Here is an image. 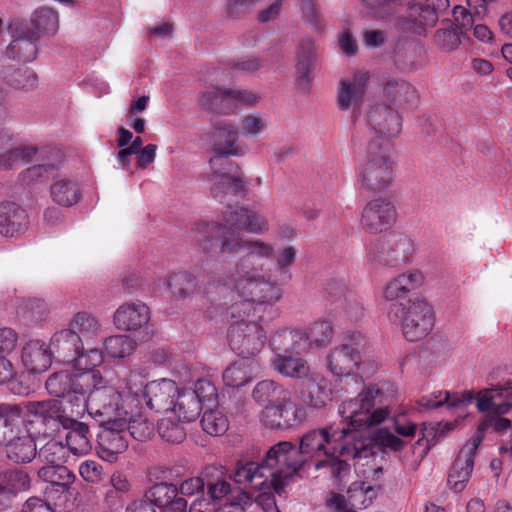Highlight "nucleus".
I'll use <instances>...</instances> for the list:
<instances>
[{"mask_svg":"<svg viewBox=\"0 0 512 512\" xmlns=\"http://www.w3.org/2000/svg\"><path fill=\"white\" fill-rule=\"evenodd\" d=\"M305 408L295 403L291 395L275 405L262 409L260 422L267 428L288 430L301 425L306 420Z\"/></svg>","mask_w":512,"mask_h":512,"instance_id":"18","label":"nucleus"},{"mask_svg":"<svg viewBox=\"0 0 512 512\" xmlns=\"http://www.w3.org/2000/svg\"><path fill=\"white\" fill-rule=\"evenodd\" d=\"M7 30L12 41L7 47V55L12 59H19L23 62H31L36 58L39 35H34L28 26H24L19 20L9 23Z\"/></svg>","mask_w":512,"mask_h":512,"instance_id":"22","label":"nucleus"},{"mask_svg":"<svg viewBox=\"0 0 512 512\" xmlns=\"http://www.w3.org/2000/svg\"><path fill=\"white\" fill-rule=\"evenodd\" d=\"M512 386H495L478 392L476 396V407L480 412H486L496 407L495 398L500 397L507 402Z\"/></svg>","mask_w":512,"mask_h":512,"instance_id":"55","label":"nucleus"},{"mask_svg":"<svg viewBox=\"0 0 512 512\" xmlns=\"http://www.w3.org/2000/svg\"><path fill=\"white\" fill-rule=\"evenodd\" d=\"M59 164L60 161L58 160L57 162L53 161L33 165L22 173L23 180L27 182L41 180L45 174L56 170L59 167Z\"/></svg>","mask_w":512,"mask_h":512,"instance_id":"62","label":"nucleus"},{"mask_svg":"<svg viewBox=\"0 0 512 512\" xmlns=\"http://www.w3.org/2000/svg\"><path fill=\"white\" fill-rule=\"evenodd\" d=\"M49 394L61 402L68 415L83 417L90 410V392L86 387L76 385V372L59 371L46 381Z\"/></svg>","mask_w":512,"mask_h":512,"instance_id":"9","label":"nucleus"},{"mask_svg":"<svg viewBox=\"0 0 512 512\" xmlns=\"http://www.w3.org/2000/svg\"><path fill=\"white\" fill-rule=\"evenodd\" d=\"M317 48L310 39L303 40L298 47L296 69L299 74L300 83L310 81V73L315 68Z\"/></svg>","mask_w":512,"mask_h":512,"instance_id":"45","label":"nucleus"},{"mask_svg":"<svg viewBox=\"0 0 512 512\" xmlns=\"http://www.w3.org/2000/svg\"><path fill=\"white\" fill-rule=\"evenodd\" d=\"M259 365L252 358H242L229 365L223 372L226 386L239 388L248 384L258 373Z\"/></svg>","mask_w":512,"mask_h":512,"instance_id":"35","label":"nucleus"},{"mask_svg":"<svg viewBox=\"0 0 512 512\" xmlns=\"http://www.w3.org/2000/svg\"><path fill=\"white\" fill-rule=\"evenodd\" d=\"M49 348L59 359L70 363L84 346L76 330L69 326L52 336Z\"/></svg>","mask_w":512,"mask_h":512,"instance_id":"33","label":"nucleus"},{"mask_svg":"<svg viewBox=\"0 0 512 512\" xmlns=\"http://www.w3.org/2000/svg\"><path fill=\"white\" fill-rule=\"evenodd\" d=\"M241 251L245 255L235 262L224 286L237 296H257L264 303L280 301L283 296L281 286L265 272L263 264L254 261L273 259L274 246L261 239H247L235 233L220 237L222 254H236Z\"/></svg>","mask_w":512,"mask_h":512,"instance_id":"2","label":"nucleus"},{"mask_svg":"<svg viewBox=\"0 0 512 512\" xmlns=\"http://www.w3.org/2000/svg\"><path fill=\"white\" fill-rule=\"evenodd\" d=\"M378 145L371 142L368 145L367 157L357 169L359 185L371 192H381L387 189L394 180L395 163L386 154L377 151Z\"/></svg>","mask_w":512,"mask_h":512,"instance_id":"10","label":"nucleus"},{"mask_svg":"<svg viewBox=\"0 0 512 512\" xmlns=\"http://www.w3.org/2000/svg\"><path fill=\"white\" fill-rule=\"evenodd\" d=\"M383 297L389 303L388 317L389 319H398L401 312L408 307V294L405 287L395 278L391 279L383 289Z\"/></svg>","mask_w":512,"mask_h":512,"instance_id":"41","label":"nucleus"},{"mask_svg":"<svg viewBox=\"0 0 512 512\" xmlns=\"http://www.w3.org/2000/svg\"><path fill=\"white\" fill-rule=\"evenodd\" d=\"M305 463L298 448L283 441L272 446L261 462H241L232 473L234 481L245 488H273L280 494L289 478L294 476Z\"/></svg>","mask_w":512,"mask_h":512,"instance_id":"4","label":"nucleus"},{"mask_svg":"<svg viewBox=\"0 0 512 512\" xmlns=\"http://www.w3.org/2000/svg\"><path fill=\"white\" fill-rule=\"evenodd\" d=\"M79 417L68 415L69 423H61L67 429L65 435L67 450L74 456H84L92 448L91 434L87 424L77 421Z\"/></svg>","mask_w":512,"mask_h":512,"instance_id":"29","label":"nucleus"},{"mask_svg":"<svg viewBox=\"0 0 512 512\" xmlns=\"http://www.w3.org/2000/svg\"><path fill=\"white\" fill-rule=\"evenodd\" d=\"M349 501L355 512L366 509L375 498V491L364 482H355L348 489Z\"/></svg>","mask_w":512,"mask_h":512,"instance_id":"54","label":"nucleus"},{"mask_svg":"<svg viewBox=\"0 0 512 512\" xmlns=\"http://www.w3.org/2000/svg\"><path fill=\"white\" fill-rule=\"evenodd\" d=\"M30 480L28 475L21 470H10L0 473V497L9 499L19 492L29 488ZM3 503L0 500V510Z\"/></svg>","mask_w":512,"mask_h":512,"instance_id":"42","label":"nucleus"},{"mask_svg":"<svg viewBox=\"0 0 512 512\" xmlns=\"http://www.w3.org/2000/svg\"><path fill=\"white\" fill-rule=\"evenodd\" d=\"M364 338L358 331L347 334L344 342L335 347L327 356V364L330 372L338 377L343 384V389L349 387L352 375L357 368L359 350L363 347Z\"/></svg>","mask_w":512,"mask_h":512,"instance_id":"13","label":"nucleus"},{"mask_svg":"<svg viewBox=\"0 0 512 512\" xmlns=\"http://www.w3.org/2000/svg\"><path fill=\"white\" fill-rule=\"evenodd\" d=\"M201 426L207 434L211 436H219L227 431L229 423L224 413L213 406L204 409V413L201 418Z\"/></svg>","mask_w":512,"mask_h":512,"instance_id":"49","label":"nucleus"},{"mask_svg":"<svg viewBox=\"0 0 512 512\" xmlns=\"http://www.w3.org/2000/svg\"><path fill=\"white\" fill-rule=\"evenodd\" d=\"M170 297L175 300L190 297L198 290L196 277L187 271L173 273L167 280Z\"/></svg>","mask_w":512,"mask_h":512,"instance_id":"43","label":"nucleus"},{"mask_svg":"<svg viewBox=\"0 0 512 512\" xmlns=\"http://www.w3.org/2000/svg\"><path fill=\"white\" fill-rule=\"evenodd\" d=\"M145 498L161 512H185L187 509L186 500L178 496V488L173 484H156L146 492Z\"/></svg>","mask_w":512,"mask_h":512,"instance_id":"26","label":"nucleus"},{"mask_svg":"<svg viewBox=\"0 0 512 512\" xmlns=\"http://www.w3.org/2000/svg\"><path fill=\"white\" fill-rule=\"evenodd\" d=\"M39 476L49 483L50 489L61 493L67 492L75 480V475L63 464L46 465L39 470Z\"/></svg>","mask_w":512,"mask_h":512,"instance_id":"40","label":"nucleus"},{"mask_svg":"<svg viewBox=\"0 0 512 512\" xmlns=\"http://www.w3.org/2000/svg\"><path fill=\"white\" fill-rule=\"evenodd\" d=\"M396 393L393 383L381 381L365 387L355 398L344 400L338 409L344 426L330 425L305 433L298 448L305 462L324 456L315 469L327 468L340 481L350 472L348 461L373 456L369 428L390 415V403Z\"/></svg>","mask_w":512,"mask_h":512,"instance_id":"1","label":"nucleus"},{"mask_svg":"<svg viewBox=\"0 0 512 512\" xmlns=\"http://www.w3.org/2000/svg\"><path fill=\"white\" fill-rule=\"evenodd\" d=\"M394 204L388 198L379 197L369 201L363 208L360 225L370 234L382 233L396 221Z\"/></svg>","mask_w":512,"mask_h":512,"instance_id":"20","label":"nucleus"},{"mask_svg":"<svg viewBox=\"0 0 512 512\" xmlns=\"http://www.w3.org/2000/svg\"><path fill=\"white\" fill-rule=\"evenodd\" d=\"M69 325L76 330L83 346H90L103 339L102 324L90 313L78 312L73 316Z\"/></svg>","mask_w":512,"mask_h":512,"instance_id":"34","label":"nucleus"},{"mask_svg":"<svg viewBox=\"0 0 512 512\" xmlns=\"http://www.w3.org/2000/svg\"><path fill=\"white\" fill-rule=\"evenodd\" d=\"M261 97L246 89H226L215 87L212 90L203 92L200 96V105L204 109L214 110L221 108L224 103H234L237 105H246L255 107L260 102Z\"/></svg>","mask_w":512,"mask_h":512,"instance_id":"23","label":"nucleus"},{"mask_svg":"<svg viewBox=\"0 0 512 512\" xmlns=\"http://www.w3.org/2000/svg\"><path fill=\"white\" fill-rule=\"evenodd\" d=\"M270 365L275 372L288 378H305L310 372L308 362L296 351L274 352Z\"/></svg>","mask_w":512,"mask_h":512,"instance_id":"28","label":"nucleus"},{"mask_svg":"<svg viewBox=\"0 0 512 512\" xmlns=\"http://www.w3.org/2000/svg\"><path fill=\"white\" fill-rule=\"evenodd\" d=\"M480 442L481 438L479 435L471 437L463 445L455 459L448 476V483L455 492H461L470 479L474 467V456Z\"/></svg>","mask_w":512,"mask_h":512,"instance_id":"24","label":"nucleus"},{"mask_svg":"<svg viewBox=\"0 0 512 512\" xmlns=\"http://www.w3.org/2000/svg\"><path fill=\"white\" fill-rule=\"evenodd\" d=\"M27 214L19 205L11 202L0 204V235L16 237L27 229Z\"/></svg>","mask_w":512,"mask_h":512,"instance_id":"32","label":"nucleus"},{"mask_svg":"<svg viewBox=\"0 0 512 512\" xmlns=\"http://www.w3.org/2000/svg\"><path fill=\"white\" fill-rule=\"evenodd\" d=\"M383 95L391 103L406 102L415 96V89L404 80L390 78L383 83Z\"/></svg>","mask_w":512,"mask_h":512,"instance_id":"52","label":"nucleus"},{"mask_svg":"<svg viewBox=\"0 0 512 512\" xmlns=\"http://www.w3.org/2000/svg\"><path fill=\"white\" fill-rule=\"evenodd\" d=\"M306 330L282 328L272 335L271 346L274 352L294 351L305 342Z\"/></svg>","mask_w":512,"mask_h":512,"instance_id":"46","label":"nucleus"},{"mask_svg":"<svg viewBox=\"0 0 512 512\" xmlns=\"http://www.w3.org/2000/svg\"><path fill=\"white\" fill-rule=\"evenodd\" d=\"M357 368L352 375L349 387L345 388L346 392H355L361 386L364 378H368L377 370V363L371 359H362L361 350H359V360Z\"/></svg>","mask_w":512,"mask_h":512,"instance_id":"57","label":"nucleus"},{"mask_svg":"<svg viewBox=\"0 0 512 512\" xmlns=\"http://www.w3.org/2000/svg\"><path fill=\"white\" fill-rule=\"evenodd\" d=\"M103 362V351L92 345L84 346L70 362L72 363L73 370L76 372V385L86 387L88 392H90L91 408L97 397L105 395L109 398L111 394L120 389V381L130 375L127 371L118 374L116 378L106 380L99 370Z\"/></svg>","mask_w":512,"mask_h":512,"instance_id":"8","label":"nucleus"},{"mask_svg":"<svg viewBox=\"0 0 512 512\" xmlns=\"http://www.w3.org/2000/svg\"><path fill=\"white\" fill-rule=\"evenodd\" d=\"M150 320V309L142 301H127L113 314L114 326L122 331H138L145 328Z\"/></svg>","mask_w":512,"mask_h":512,"instance_id":"25","label":"nucleus"},{"mask_svg":"<svg viewBox=\"0 0 512 512\" xmlns=\"http://www.w3.org/2000/svg\"><path fill=\"white\" fill-rule=\"evenodd\" d=\"M91 418L102 427L98 433L99 455L107 461H113L117 454L123 453L128 448L127 432L120 426L116 417L96 415L93 410L87 412Z\"/></svg>","mask_w":512,"mask_h":512,"instance_id":"16","label":"nucleus"},{"mask_svg":"<svg viewBox=\"0 0 512 512\" xmlns=\"http://www.w3.org/2000/svg\"><path fill=\"white\" fill-rule=\"evenodd\" d=\"M268 125L269 118L267 115L253 112L241 119L240 132L246 138L256 139L267 130Z\"/></svg>","mask_w":512,"mask_h":512,"instance_id":"53","label":"nucleus"},{"mask_svg":"<svg viewBox=\"0 0 512 512\" xmlns=\"http://www.w3.org/2000/svg\"><path fill=\"white\" fill-rule=\"evenodd\" d=\"M475 396L472 391L463 393H449L448 391H434L424 395L419 400V405L426 409H437L446 406L449 410L465 408L471 404Z\"/></svg>","mask_w":512,"mask_h":512,"instance_id":"31","label":"nucleus"},{"mask_svg":"<svg viewBox=\"0 0 512 512\" xmlns=\"http://www.w3.org/2000/svg\"><path fill=\"white\" fill-rule=\"evenodd\" d=\"M5 444L7 457L15 463H28L36 456V443L31 427L24 420L2 418L0 444Z\"/></svg>","mask_w":512,"mask_h":512,"instance_id":"11","label":"nucleus"},{"mask_svg":"<svg viewBox=\"0 0 512 512\" xmlns=\"http://www.w3.org/2000/svg\"><path fill=\"white\" fill-rule=\"evenodd\" d=\"M79 474L87 483H99L103 479V467L94 460H85L79 466Z\"/></svg>","mask_w":512,"mask_h":512,"instance_id":"61","label":"nucleus"},{"mask_svg":"<svg viewBox=\"0 0 512 512\" xmlns=\"http://www.w3.org/2000/svg\"><path fill=\"white\" fill-rule=\"evenodd\" d=\"M28 27L34 35L39 38L44 35H54L59 27V19L57 13L46 7L37 9L30 20Z\"/></svg>","mask_w":512,"mask_h":512,"instance_id":"44","label":"nucleus"},{"mask_svg":"<svg viewBox=\"0 0 512 512\" xmlns=\"http://www.w3.org/2000/svg\"><path fill=\"white\" fill-rule=\"evenodd\" d=\"M402 286L405 287L406 293L421 287L425 282L424 274L418 269H410L394 277Z\"/></svg>","mask_w":512,"mask_h":512,"instance_id":"59","label":"nucleus"},{"mask_svg":"<svg viewBox=\"0 0 512 512\" xmlns=\"http://www.w3.org/2000/svg\"><path fill=\"white\" fill-rule=\"evenodd\" d=\"M140 372L144 378L143 389L139 395L141 403L145 400L146 406L157 413H169L178 387L173 380L162 378L148 382V374L144 369L135 368L128 374Z\"/></svg>","mask_w":512,"mask_h":512,"instance_id":"17","label":"nucleus"},{"mask_svg":"<svg viewBox=\"0 0 512 512\" xmlns=\"http://www.w3.org/2000/svg\"><path fill=\"white\" fill-rule=\"evenodd\" d=\"M366 124L375 138L389 141L398 137L402 130V118L388 105H373L366 114Z\"/></svg>","mask_w":512,"mask_h":512,"instance_id":"21","label":"nucleus"},{"mask_svg":"<svg viewBox=\"0 0 512 512\" xmlns=\"http://www.w3.org/2000/svg\"><path fill=\"white\" fill-rule=\"evenodd\" d=\"M174 415L166 413L158 424V433L162 439L171 443H180L186 438V431L182 423L185 421L174 419Z\"/></svg>","mask_w":512,"mask_h":512,"instance_id":"50","label":"nucleus"},{"mask_svg":"<svg viewBox=\"0 0 512 512\" xmlns=\"http://www.w3.org/2000/svg\"><path fill=\"white\" fill-rule=\"evenodd\" d=\"M306 330L305 342L309 346L325 347L330 344L333 338V326L328 320H317Z\"/></svg>","mask_w":512,"mask_h":512,"instance_id":"47","label":"nucleus"},{"mask_svg":"<svg viewBox=\"0 0 512 512\" xmlns=\"http://www.w3.org/2000/svg\"><path fill=\"white\" fill-rule=\"evenodd\" d=\"M144 378L140 372L120 381L119 390L108 398L101 395L94 400L92 410L98 416L116 417L127 434L137 441H147L155 433V423L146 413L139 399Z\"/></svg>","mask_w":512,"mask_h":512,"instance_id":"3","label":"nucleus"},{"mask_svg":"<svg viewBox=\"0 0 512 512\" xmlns=\"http://www.w3.org/2000/svg\"><path fill=\"white\" fill-rule=\"evenodd\" d=\"M106 353L111 358H125L136 349V342L128 335H114L103 340Z\"/></svg>","mask_w":512,"mask_h":512,"instance_id":"51","label":"nucleus"},{"mask_svg":"<svg viewBox=\"0 0 512 512\" xmlns=\"http://www.w3.org/2000/svg\"><path fill=\"white\" fill-rule=\"evenodd\" d=\"M367 258L371 263L395 268L408 264L414 254V243L404 234H391L367 246Z\"/></svg>","mask_w":512,"mask_h":512,"instance_id":"12","label":"nucleus"},{"mask_svg":"<svg viewBox=\"0 0 512 512\" xmlns=\"http://www.w3.org/2000/svg\"><path fill=\"white\" fill-rule=\"evenodd\" d=\"M50 196L59 206L71 207L79 202L82 193L76 180L67 176H58L51 184Z\"/></svg>","mask_w":512,"mask_h":512,"instance_id":"36","label":"nucleus"},{"mask_svg":"<svg viewBox=\"0 0 512 512\" xmlns=\"http://www.w3.org/2000/svg\"><path fill=\"white\" fill-rule=\"evenodd\" d=\"M213 149L218 154L209 161L208 173L202 176L205 187L213 198L221 200L228 192L238 193L243 190L240 177L231 175V163L224 157L240 156L243 151L237 145V127L230 121H219L214 125Z\"/></svg>","mask_w":512,"mask_h":512,"instance_id":"6","label":"nucleus"},{"mask_svg":"<svg viewBox=\"0 0 512 512\" xmlns=\"http://www.w3.org/2000/svg\"><path fill=\"white\" fill-rule=\"evenodd\" d=\"M192 391L197 394L201 409L216 406L218 402V393L215 385L209 380H199Z\"/></svg>","mask_w":512,"mask_h":512,"instance_id":"58","label":"nucleus"},{"mask_svg":"<svg viewBox=\"0 0 512 512\" xmlns=\"http://www.w3.org/2000/svg\"><path fill=\"white\" fill-rule=\"evenodd\" d=\"M375 442L383 449L399 451L403 448L404 442L386 429H380L375 435Z\"/></svg>","mask_w":512,"mask_h":512,"instance_id":"63","label":"nucleus"},{"mask_svg":"<svg viewBox=\"0 0 512 512\" xmlns=\"http://www.w3.org/2000/svg\"><path fill=\"white\" fill-rule=\"evenodd\" d=\"M303 383L301 397L311 408L321 409L332 400V390L328 380L319 373L309 372Z\"/></svg>","mask_w":512,"mask_h":512,"instance_id":"27","label":"nucleus"},{"mask_svg":"<svg viewBox=\"0 0 512 512\" xmlns=\"http://www.w3.org/2000/svg\"><path fill=\"white\" fill-rule=\"evenodd\" d=\"M237 297L239 300L228 308L231 318L228 341L234 351L255 355L267 341L263 323L277 314V309L274 308L277 302L264 303L257 296Z\"/></svg>","mask_w":512,"mask_h":512,"instance_id":"5","label":"nucleus"},{"mask_svg":"<svg viewBox=\"0 0 512 512\" xmlns=\"http://www.w3.org/2000/svg\"><path fill=\"white\" fill-rule=\"evenodd\" d=\"M2 79L15 89L29 90L37 84V75L28 68H7L2 72Z\"/></svg>","mask_w":512,"mask_h":512,"instance_id":"48","label":"nucleus"},{"mask_svg":"<svg viewBox=\"0 0 512 512\" xmlns=\"http://www.w3.org/2000/svg\"><path fill=\"white\" fill-rule=\"evenodd\" d=\"M21 362L30 373L45 372L51 365L52 352L45 342L30 340L21 350Z\"/></svg>","mask_w":512,"mask_h":512,"instance_id":"30","label":"nucleus"},{"mask_svg":"<svg viewBox=\"0 0 512 512\" xmlns=\"http://www.w3.org/2000/svg\"><path fill=\"white\" fill-rule=\"evenodd\" d=\"M38 455L47 465H55L67 462L69 452L61 441L51 439L40 448Z\"/></svg>","mask_w":512,"mask_h":512,"instance_id":"56","label":"nucleus"},{"mask_svg":"<svg viewBox=\"0 0 512 512\" xmlns=\"http://www.w3.org/2000/svg\"><path fill=\"white\" fill-rule=\"evenodd\" d=\"M33 416L42 421L55 420L61 423H69L68 414L64 412L61 402L55 399L43 401H29L22 405L0 404V422L2 418L24 420V426L30 427L33 421L26 420L25 417Z\"/></svg>","mask_w":512,"mask_h":512,"instance_id":"14","label":"nucleus"},{"mask_svg":"<svg viewBox=\"0 0 512 512\" xmlns=\"http://www.w3.org/2000/svg\"><path fill=\"white\" fill-rule=\"evenodd\" d=\"M390 320L400 322L404 337L412 342L424 339L434 327L432 307L419 298L409 300L408 307L401 312V316Z\"/></svg>","mask_w":512,"mask_h":512,"instance_id":"15","label":"nucleus"},{"mask_svg":"<svg viewBox=\"0 0 512 512\" xmlns=\"http://www.w3.org/2000/svg\"><path fill=\"white\" fill-rule=\"evenodd\" d=\"M18 345L17 332L8 327L0 328V356L10 358Z\"/></svg>","mask_w":512,"mask_h":512,"instance_id":"60","label":"nucleus"},{"mask_svg":"<svg viewBox=\"0 0 512 512\" xmlns=\"http://www.w3.org/2000/svg\"><path fill=\"white\" fill-rule=\"evenodd\" d=\"M289 394L290 392L282 384L274 380H262L255 385L252 391L253 399L262 409L285 400Z\"/></svg>","mask_w":512,"mask_h":512,"instance_id":"39","label":"nucleus"},{"mask_svg":"<svg viewBox=\"0 0 512 512\" xmlns=\"http://www.w3.org/2000/svg\"><path fill=\"white\" fill-rule=\"evenodd\" d=\"M223 223L200 222L195 224L193 232L201 251L212 255L217 248L216 235L224 228L234 229L255 235H262L269 231L268 219L259 211L246 207H227L223 212Z\"/></svg>","mask_w":512,"mask_h":512,"instance_id":"7","label":"nucleus"},{"mask_svg":"<svg viewBox=\"0 0 512 512\" xmlns=\"http://www.w3.org/2000/svg\"><path fill=\"white\" fill-rule=\"evenodd\" d=\"M131 489L128 477L119 471L114 472L106 486L104 503L111 510H118L125 503V496Z\"/></svg>","mask_w":512,"mask_h":512,"instance_id":"38","label":"nucleus"},{"mask_svg":"<svg viewBox=\"0 0 512 512\" xmlns=\"http://www.w3.org/2000/svg\"><path fill=\"white\" fill-rule=\"evenodd\" d=\"M435 41L439 48L445 51H453L460 45L457 32L451 29H440L436 32Z\"/></svg>","mask_w":512,"mask_h":512,"instance_id":"64","label":"nucleus"},{"mask_svg":"<svg viewBox=\"0 0 512 512\" xmlns=\"http://www.w3.org/2000/svg\"><path fill=\"white\" fill-rule=\"evenodd\" d=\"M370 75L365 71H357L351 77L340 80L336 103L340 110L351 113L354 121L357 120L361 106L367 92Z\"/></svg>","mask_w":512,"mask_h":512,"instance_id":"19","label":"nucleus"},{"mask_svg":"<svg viewBox=\"0 0 512 512\" xmlns=\"http://www.w3.org/2000/svg\"><path fill=\"white\" fill-rule=\"evenodd\" d=\"M200 401L192 389H179L169 411L179 420L191 422L194 421L201 411Z\"/></svg>","mask_w":512,"mask_h":512,"instance_id":"37","label":"nucleus"}]
</instances>
